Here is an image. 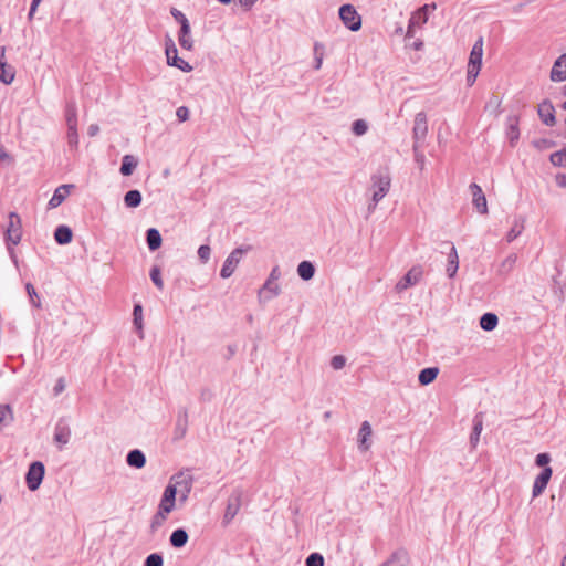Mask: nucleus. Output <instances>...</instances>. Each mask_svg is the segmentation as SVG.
<instances>
[{"instance_id": "052dcab7", "label": "nucleus", "mask_w": 566, "mask_h": 566, "mask_svg": "<svg viewBox=\"0 0 566 566\" xmlns=\"http://www.w3.org/2000/svg\"><path fill=\"white\" fill-rule=\"evenodd\" d=\"M64 389H65L64 378H59L53 388L54 395L55 396L60 395Z\"/></svg>"}, {"instance_id": "c85d7f7f", "label": "nucleus", "mask_w": 566, "mask_h": 566, "mask_svg": "<svg viewBox=\"0 0 566 566\" xmlns=\"http://www.w3.org/2000/svg\"><path fill=\"white\" fill-rule=\"evenodd\" d=\"M188 538L189 536L184 528H177L171 533L169 542L172 547L181 548L187 544Z\"/></svg>"}, {"instance_id": "69168bd1", "label": "nucleus", "mask_w": 566, "mask_h": 566, "mask_svg": "<svg viewBox=\"0 0 566 566\" xmlns=\"http://www.w3.org/2000/svg\"><path fill=\"white\" fill-rule=\"evenodd\" d=\"M8 252H9V255H10L12 262L14 263V265L18 266L19 261H18L14 249L12 247L8 245Z\"/></svg>"}, {"instance_id": "20e7f679", "label": "nucleus", "mask_w": 566, "mask_h": 566, "mask_svg": "<svg viewBox=\"0 0 566 566\" xmlns=\"http://www.w3.org/2000/svg\"><path fill=\"white\" fill-rule=\"evenodd\" d=\"M242 496L243 492L240 489L233 490L232 493L230 494L222 517L223 526H228L239 513L241 509Z\"/></svg>"}, {"instance_id": "338daca9", "label": "nucleus", "mask_w": 566, "mask_h": 566, "mask_svg": "<svg viewBox=\"0 0 566 566\" xmlns=\"http://www.w3.org/2000/svg\"><path fill=\"white\" fill-rule=\"evenodd\" d=\"M8 252H9V255H10L12 262L14 263V265L18 266L19 261H18L14 249L12 247L8 245Z\"/></svg>"}, {"instance_id": "13d9d810", "label": "nucleus", "mask_w": 566, "mask_h": 566, "mask_svg": "<svg viewBox=\"0 0 566 566\" xmlns=\"http://www.w3.org/2000/svg\"><path fill=\"white\" fill-rule=\"evenodd\" d=\"M176 116L180 122H186L189 118V109L186 106H179L176 111Z\"/></svg>"}, {"instance_id": "423d86ee", "label": "nucleus", "mask_w": 566, "mask_h": 566, "mask_svg": "<svg viewBox=\"0 0 566 566\" xmlns=\"http://www.w3.org/2000/svg\"><path fill=\"white\" fill-rule=\"evenodd\" d=\"M165 53H166L168 65L177 67L182 72L192 71V66L188 62H186L184 59L178 56V50H177L176 44L171 38H167V40H166Z\"/></svg>"}, {"instance_id": "c9c22d12", "label": "nucleus", "mask_w": 566, "mask_h": 566, "mask_svg": "<svg viewBox=\"0 0 566 566\" xmlns=\"http://www.w3.org/2000/svg\"><path fill=\"white\" fill-rule=\"evenodd\" d=\"M142 200V193L136 189L127 191L124 196V203L127 208H137L140 206Z\"/></svg>"}, {"instance_id": "cd10ccee", "label": "nucleus", "mask_w": 566, "mask_h": 566, "mask_svg": "<svg viewBox=\"0 0 566 566\" xmlns=\"http://www.w3.org/2000/svg\"><path fill=\"white\" fill-rule=\"evenodd\" d=\"M73 233L70 227L59 226L54 231V239L59 244H67L72 241Z\"/></svg>"}, {"instance_id": "0eeeda50", "label": "nucleus", "mask_w": 566, "mask_h": 566, "mask_svg": "<svg viewBox=\"0 0 566 566\" xmlns=\"http://www.w3.org/2000/svg\"><path fill=\"white\" fill-rule=\"evenodd\" d=\"M45 468L41 461H34L29 465L25 474L27 486L30 491H36L44 478Z\"/></svg>"}, {"instance_id": "5701e85b", "label": "nucleus", "mask_w": 566, "mask_h": 566, "mask_svg": "<svg viewBox=\"0 0 566 566\" xmlns=\"http://www.w3.org/2000/svg\"><path fill=\"white\" fill-rule=\"evenodd\" d=\"M126 463L135 469H142L146 464V457L139 449L130 450L126 455Z\"/></svg>"}, {"instance_id": "864d4df0", "label": "nucleus", "mask_w": 566, "mask_h": 566, "mask_svg": "<svg viewBox=\"0 0 566 566\" xmlns=\"http://www.w3.org/2000/svg\"><path fill=\"white\" fill-rule=\"evenodd\" d=\"M551 461V457L548 453H538L535 458V464L537 467H543V469L545 467H547V464L549 463Z\"/></svg>"}, {"instance_id": "2f4dec72", "label": "nucleus", "mask_w": 566, "mask_h": 566, "mask_svg": "<svg viewBox=\"0 0 566 566\" xmlns=\"http://www.w3.org/2000/svg\"><path fill=\"white\" fill-rule=\"evenodd\" d=\"M438 374V367H427L420 370L418 375V380L422 386H428L437 378Z\"/></svg>"}, {"instance_id": "4c0bfd02", "label": "nucleus", "mask_w": 566, "mask_h": 566, "mask_svg": "<svg viewBox=\"0 0 566 566\" xmlns=\"http://www.w3.org/2000/svg\"><path fill=\"white\" fill-rule=\"evenodd\" d=\"M517 260V255L515 253L509 254L499 266V275L505 276L507 275L514 268Z\"/></svg>"}, {"instance_id": "9b49d317", "label": "nucleus", "mask_w": 566, "mask_h": 566, "mask_svg": "<svg viewBox=\"0 0 566 566\" xmlns=\"http://www.w3.org/2000/svg\"><path fill=\"white\" fill-rule=\"evenodd\" d=\"M176 496V488L172 485H167L164 490L157 512L168 516V514L175 510Z\"/></svg>"}, {"instance_id": "aec40b11", "label": "nucleus", "mask_w": 566, "mask_h": 566, "mask_svg": "<svg viewBox=\"0 0 566 566\" xmlns=\"http://www.w3.org/2000/svg\"><path fill=\"white\" fill-rule=\"evenodd\" d=\"M74 185H61L55 190L51 199L49 200V209L57 208L70 195L71 189Z\"/></svg>"}, {"instance_id": "680f3d73", "label": "nucleus", "mask_w": 566, "mask_h": 566, "mask_svg": "<svg viewBox=\"0 0 566 566\" xmlns=\"http://www.w3.org/2000/svg\"><path fill=\"white\" fill-rule=\"evenodd\" d=\"M556 185L560 188H566V175L557 174L555 177Z\"/></svg>"}, {"instance_id": "1a4fd4ad", "label": "nucleus", "mask_w": 566, "mask_h": 566, "mask_svg": "<svg viewBox=\"0 0 566 566\" xmlns=\"http://www.w3.org/2000/svg\"><path fill=\"white\" fill-rule=\"evenodd\" d=\"M22 238L21 219L17 212L9 213V224L6 231V239L12 245L20 243Z\"/></svg>"}, {"instance_id": "7c9ffc66", "label": "nucleus", "mask_w": 566, "mask_h": 566, "mask_svg": "<svg viewBox=\"0 0 566 566\" xmlns=\"http://www.w3.org/2000/svg\"><path fill=\"white\" fill-rule=\"evenodd\" d=\"M138 160L133 155H125L122 158V165L119 171L123 176H130L134 169L137 167Z\"/></svg>"}, {"instance_id": "f257e3e1", "label": "nucleus", "mask_w": 566, "mask_h": 566, "mask_svg": "<svg viewBox=\"0 0 566 566\" xmlns=\"http://www.w3.org/2000/svg\"><path fill=\"white\" fill-rule=\"evenodd\" d=\"M391 188V175L388 168H380L370 176V201L367 206L368 214L374 213L378 203L388 195Z\"/></svg>"}, {"instance_id": "a878e982", "label": "nucleus", "mask_w": 566, "mask_h": 566, "mask_svg": "<svg viewBox=\"0 0 566 566\" xmlns=\"http://www.w3.org/2000/svg\"><path fill=\"white\" fill-rule=\"evenodd\" d=\"M408 563V553L405 549L394 552L390 557L379 566H406Z\"/></svg>"}, {"instance_id": "58836bf2", "label": "nucleus", "mask_w": 566, "mask_h": 566, "mask_svg": "<svg viewBox=\"0 0 566 566\" xmlns=\"http://www.w3.org/2000/svg\"><path fill=\"white\" fill-rule=\"evenodd\" d=\"M66 126H77V107L75 102H69L65 107Z\"/></svg>"}, {"instance_id": "9d476101", "label": "nucleus", "mask_w": 566, "mask_h": 566, "mask_svg": "<svg viewBox=\"0 0 566 566\" xmlns=\"http://www.w3.org/2000/svg\"><path fill=\"white\" fill-rule=\"evenodd\" d=\"M423 275V270L420 265L412 266L403 277L396 284L397 292H403L405 290L418 284Z\"/></svg>"}, {"instance_id": "e433bc0d", "label": "nucleus", "mask_w": 566, "mask_h": 566, "mask_svg": "<svg viewBox=\"0 0 566 566\" xmlns=\"http://www.w3.org/2000/svg\"><path fill=\"white\" fill-rule=\"evenodd\" d=\"M507 137L510 142L513 144L515 140L520 137V130H518V118L516 116H509L507 117Z\"/></svg>"}, {"instance_id": "f8f14e48", "label": "nucleus", "mask_w": 566, "mask_h": 566, "mask_svg": "<svg viewBox=\"0 0 566 566\" xmlns=\"http://www.w3.org/2000/svg\"><path fill=\"white\" fill-rule=\"evenodd\" d=\"M71 428L64 419H60L54 427V442L62 449L71 439Z\"/></svg>"}, {"instance_id": "7ed1b4c3", "label": "nucleus", "mask_w": 566, "mask_h": 566, "mask_svg": "<svg viewBox=\"0 0 566 566\" xmlns=\"http://www.w3.org/2000/svg\"><path fill=\"white\" fill-rule=\"evenodd\" d=\"M338 14L343 24L350 31L356 32L361 28V17L353 4L346 3L340 6Z\"/></svg>"}, {"instance_id": "a19ab883", "label": "nucleus", "mask_w": 566, "mask_h": 566, "mask_svg": "<svg viewBox=\"0 0 566 566\" xmlns=\"http://www.w3.org/2000/svg\"><path fill=\"white\" fill-rule=\"evenodd\" d=\"M549 161L557 167L566 166V148L551 154Z\"/></svg>"}, {"instance_id": "ea45409f", "label": "nucleus", "mask_w": 566, "mask_h": 566, "mask_svg": "<svg viewBox=\"0 0 566 566\" xmlns=\"http://www.w3.org/2000/svg\"><path fill=\"white\" fill-rule=\"evenodd\" d=\"M13 421V412L9 405H0V429Z\"/></svg>"}, {"instance_id": "f03ea898", "label": "nucleus", "mask_w": 566, "mask_h": 566, "mask_svg": "<svg viewBox=\"0 0 566 566\" xmlns=\"http://www.w3.org/2000/svg\"><path fill=\"white\" fill-rule=\"evenodd\" d=\"M281 277V271L277 265H275L265 283L262 285V287L259 291V301L260 302H266L272 300L273 297H276L281 293V287L277 283H275Z\"/></svg>"}, {"instance_id": "79ce46f5", "label": "nucleus", "mask_w": 566, "mask_h": 566, "mask_svg": "<svg viewBox=\"0 0 566 566\" xmlns=\"http://www.w3.org/2000/svg\"><path fill=\"white\" fill-rule=\"evenodd\" d=\"M67 145L71 149H76L78 146L77 126L67 127Z\"/></svg>"}, {"instance_id": "473e14b6", "label": "nucleus", "mask_w": 566, "mask_h": 566, "mask_svg": "<svg viewBox=\"0 0 566 566\" xmlns=\"http://www.w3.org/2000/svg\"><path fill=\"white\" fill-rule=\"evenodd\" d=\"M499 318L494 313H484L480 318V326L485 332H491L497 326Z\"/></svg>"}, {"instance_id": "6e6d98bb", "label": "nucleus", "mask_w": 566, "mask_h": 566, "mask_svg": "<svg viewBox=\"0 0 566 566\" xmlns=\"http://www.w3.org/2000/svg\"><path fill=\"white\" fill-rule=\"evenodd\" d=\"M428 4H426L424 7L421 8V10L419 12H417L416 14H413L412 17H416V24H423L427 22L428 18H427V14H426V11L428 9Z\"/></svg>"}, {"instance_id": "4be33fe9", "label": "nucleus", "mask_w": 566, "mask_h": 566, "mask_svg": "<svg viewBox=\"0 0 566 566\" xmlns=\"http://www.w3.org/2000/svg\"><path fill=\"white\" fill-rule=\"evenodd\" d=\"M371 433L373 430L370 423L368 421H364L358 432V447L361 451H367L370 448L369 439Z\"/></svg>"}, {"instance_id": "de8ad7c7", "label": "nucleus", "mask_w": 566, "mask_h": 566, "mask_svg": "<svg viewBox=\"0 0 566 566\" xmlns=\"http://www.w3.org/2000/svg\"><path fill=\"white\" fill-rule=\"evenodd\" d=\"M164 559L163 556L158 553H153L148 555L145 559L144 566H163Z\"/></svg>"}, {"instance_id": "b1692460", "label": "nucleus", "mask_w": 566, "mask_h": 566, "mask_svg": "<svg viewBox=\"0 0 566 566\" xmlns=\"http://www.w3.org/2000/svg\"><path fill=\"white\" fill-rule=\"evenodd\" d=\"M459 269V256L453 243H450V251L448 253L447 274L450 279L454 277Z\"/></svg>"}, {"instance_id": "6ab92c4d", "label": "nucleus", "mask_w": 566, "mask_h": 566, "mask_svg": "<svg viewBox=\"0 0 566 566\" xmlns=\"http://www.w3.org/2000/svg\"><path fill=\"white\" fill-rule=\"evenodd\" d=\"M538 116L545 125H555V109L549 101H544L538 105Z\"/></svg>"}, {"instance_id": "2eb2a0df", "label": "nucleus", "mask_w": 566, "mask_h": 566, "mask_svg": "<svg viewBox=\"0 0 566 566\" xmlns=\"http://www.w3.org/2000/svg\"><path fill=\"white\" fill-rule=\"evenodd\" d=\"M470 191L472 195V203L474 208L482 214L488 213L486 198L482 191V188L478 184L470 185Z\"/></svg>"}, {"instance_id": "72a5a7b5", "label": "nucleus", "mask_w": 566, "mask_h": 566, "mask_svg": "<svg viewBox=\"0 0 566 566\" xmlns=\"http://www.w3.org/2000/svg\"><path fill=\"white\" fill-rule=\"evenodd\" d=\"M297 274L298 276L304 280V281H308L311 280L314 274H315V266L313 265L312 262L310 261H302L298 265H297Z\"/></svg>"}, {"instance_id": "f3484780", "label": "nucleus", "mask_w": 566, "mask_h": 566, "mask_svg": "<svg viewBox=\"0 0 566 566\" xmlns=\"http://www.w3.org/2000/svg\"><path fill=\"white\" fill-rule=\"evenodd\" d=\"M552 476V469L549 467H545L541 473L535 478L532 495L533 497L539 496L544 490L546 489L549 479Z\"/></svg>"}, {"instance_id": "39448f33", "label": "nucleus", "mask_w": 566, "mask_h": 566, "mask_svg": "<svg viewBox=\"0 0 566 566\" xmlns=\"http://www.w3.org/2000/svg\"><path fill=\"white\" fill-rule=\"evenodd\" d=\"M428 134V119L427 114L424 112H419L415 116L413 128H412V139H413V150L417 149L423 144Z\"/></svg>"}, {"instance_id": "3c124183", "label": "nucleus", "mask_w": 566, "mask_h": 566, "mask_svg": "<svg viewBox=\"0 0 566 566\" xmlns=\"http://www.w3.org/2000/svg\"><path fill=\"white\" fill-rule=\"evenodd\" d=\"M346 365V358L345 356L343 355H335L332 359H331V366L333 369L335 370H340L345 367Z\"/></svg>"}, {"instance_id": "f704fd0d", "label": "nucleus", "mask_w": 566, "mask_h": 566, "mask_svg": "<svg viewBox=\"0 0 566 566\" xmlns=\"http://www.w3.org/2000/svg\"><path fill=\"white\" fill-rule=\"evenodd\" d=\"M179 44L182 49L190 51L193 46V42L190 36V24L184 23L179 32Z\"/></svg>"}, {"instance_id": "393cba45", "label": "nucleus", "mask_w": 566, "mask_h": 566, "mask_svg": "<svg viewBox=\"0 0 566 566\" xmlns=\"http://www.w3.org/2000/svg\"><path fill=\"white\" fill-rule=\"evenodd\" d=\"M483 429V413L479 412L473 418V428L470 434V443L473 448H475L480 440V434Z\"/></svg>"}, {"instance_id": "09e8293b", "label": "nucleus", "mask_w": 566, "mask_h": 566, "mask_svg": "<svg viewBox=\"0 0 566 566\" xmlns=\"http://www.w3.org/2000/svg\"><path fill=\"white\" fill-rule=\"evenodd\" d=\"M306 566H324V558L319 553H312L305 560Z\"/></svg>"}, {"instance_id": "bb28decb", "label": "nucleus", "mask_w": 566, "mask_h": 566, "mask_svg": "<svg viewBox=\"0 0 566 566\" xmlns=\"http://www.w3.org/2000/svg\"><path fill=\"white\" fill-rule=\"evenodd\" d=\"M525 219L523 217H516L513 221V224L509 232L506 233V241L509 243L513 242L516 238H518L524 230Z\"/></svg>"}, {"instance_id": "c756f323", "label": "nucleus", "mask_w": 566, "mask_h": 566, "mask_svg": "<svg viewBox=\"0 0 566 566\" xmlns=\"http://www.w3.org/2000/svg\"><path fill=\"white\" fill-rule=\"evenodd\" d=\"M146 242L150 251L159 249L163 242L160 232L155 228L148 229L146 232Z\"/></svg>"}, {"instance_id": "5fc2aeb1", "label": "nucleus", "mask_w": 566, "mask_h": 566, "mask_svg": "<svg viewBox=\"0 0 566 566\" xmlns=\"http://www.w3.org/2000/svg\"><path fill=\"white\" fill-rule=\"evenodd\" d=\"M479 73H480V70L469 69L468 67V71H467V84L469 86H472L475 83Z\"/></svg>"}, {"instance_id": "8fccbe9b", "label": "nucleus", "mask_w": 566, "mask_h": 566, "mask_svg": "<svg viewBox=\"0 0 566 566\" xmlns=\"http://www.w3.org/2000/svg\"><path fill=\"white\" fill-rule=\"evenodd\" d=\"M25 290H27V293L30 297V301L32 303V305H34L35 307H40V298H39V295L34 289V286L31 284V283H27L25 284Z\"/></svg>"}, {"instance_id": "412c9836", "label": "nucleus", "mask_w": 566, "mask_h": 566, "mask_svg": "<svg viewBox=\"0 0 566 566\" xmlns=\"http://www.w3.org/2000/svg\"><path fill=\"white\" fill-rule=\"evenodd\" d=\"M188 429V411L186 408L179 411L175 426V439H182Z\"/></svg>"}, {"instance_id": "37998d69", "label": "nucleus", "mask_w": 566, "mask_h": 566, "mask_svg": "<svg viewBox=\"0 0 566 566\" xmlns=\"http://www.w3.org/2000/svg\"><path fill=\"white\" fill-rule=\"evenodd\" d=\"M167 520V515L156 512L150 521V531L155 533L158 528H160Z\"/></svg>"}, {"instance_id": "6e6552de", "label": "nucleus", "mask_w": 566, "mask_h": 566, "mask_svg": "<svg viewBox=\"0 0 566 566\" xmlns=\"http://www.w3.org/2000/svg\"><path fill=\"white\" fill-rule=\"evenodd\" d=\"M249 249V247L245 249L237 248L227 256L220 271V276L222 279H228L233 274L238 264L240 263L242 254L245 253Z\"/></svg>"}, {"instance_id": "4d7b16f0", "label": "nucleus", "mask_w": 566, "mask_h": 566, "mask_svg": "<svg viewBox=\"0 0 566 566\" xmlns=\"http://www.w3.org/2000/svg\"><path fill=\"white\" fill-rule=\"evenodd\" d=\"M171 14L180 23V28L184 27V23L189 24L188 19L181 11H179L177 9H172Z\"/></svg>"}, {"instance_id": "dca6fc26", "label": "nucleus", "mask_w": 566, "mask_h": 566, "mask_svg": "<svg viewBox=\"0 0 566 566\" xmlns=\"http://www.w3.org/2000/svg\"><path fill=\"white\" fill-rule=\"evenodd\" d=\"M168 485H172L176 488V494L179 493H190L192 488V478L188 474L178 473L171 476Z\"/></svg>"}, {"instance_id": "e2e57ef3", "label": "nucleus", "mask_w": 566, "mask_h": 566, "mask_svg": "<svg viewBox=\"0 0 566 566\" xmlns=\"http://www.w3.org/2000/svg\"><path fill=\"white\" fill-rule=\"evenodd\" d=\"M415 24H416V17H411L410 21H409L407 33H406L407 38H412L413 36V25Z\"/></svg>"}, {"instance_id": "774afa93", "label": "nucleus", "mask_w": 566, "mask_h": 566, "mask_svg": "<svg viewBox=\"0 0 566 566\" xmlns=\"http://www.w3.org/2000/svg\"><path fill=\"white\" fill-rule=\"evenodd\" d=\"M98 132H99V127H98V125H96V124H92V125H90V127H88V129H87L88 135H90V136H92V137H93V136H95V135H97V134H98Z\"/></svg>"}, {"instance_id": "49530a36", "label": "nucleus", "mask_w": 566, "mask_h": 566, "mask_svg": "<svg viewBox=\"0 0 566 566\" xmlns=\"http://www.w3.org/2000/svg\"><path fill=\"white\" fill-rule=\"evenodd\" d=\"M352 130L356 136H363L368 130V125L364 119H356L353 123Z\"/></svg>"}, {"instance_id": "ddd939ff", "label": "nucleus", "mask_w": 566, "mask_h": 566, "mask_svg": "<svg viewBox=\"0 0 566 566\" xmlns=\"http://www.w3.org/2000/svg\"><path fill=\"white\" fill-rule=\"evenodd\" d=\"M483 36H479L470 52L468 67L481 70L483 56Z\"/></svg>"}, {"instance_id": "bf43d9fd", "label": "nucleus", "mask_w": 566, "mask_h": 566, "mask_svg": "<svg viewBox=\"0 0 566 566\" xmlns=\"http://www.w3.org/2000/svg\"><path fill=\"white\" fill-rule=\"evenodd\" d=\"M325 46L321 42H315L313 46V53L314 56H322L324 57Z\"/></svg>"}, {"instance_id": "a18cd8bd", "label": "nucleus", "mask_w": 566, "mask_h": 566, "mask_svg": "<svg viewBox=\"0 0 566 566\" xmlns=\"http://www.w3.org/2000/svg\"><path fill=\"white\" fill-rule=\"evenodd\" d=\"M134 325L137 329H143V307L140 304H135L133 310Z\"/></svg>"}, {"instance_id": "0e129e2a", "label": "nucleus", "mask_w": 566, "mask_h": 566, "mask_svg": "<svg viewBox=\"0 0 566 566\" xmlns=\"http://www.w3.org/2000/svg\"><path fill=\"white\" fill-rule=\"evenodd\" d=\"M212 397V392L209 389H202L200 392V399L209 401Z\"/></svg>"}, {"instance_id": "4468645a", "label": "nucleus", "mask_w": 566, "mask_h": 566, "mask_svg": "<svg viewBox=\"0 0 566 566\" xmlns=\"http://www.w3.org/2000/svg\"><path fill=\"white\" fill-rule=\"evenodd\" d=\"M15 76V70L6 61V49L0 46V81L3 84H11Z\"/></svg>"}, {"instance_id": "a211bd4d", "label": "nucleus", "mask_w": 566, "mask_h": 566, "mask_svg": "<svg viewBox=\"0 0 566 566\" xmlns=\"http://www.w3.org/2000/svg\"><path fill=\"white\" fill-rule=\"evenodd\" d=\"M549 77L553 82L566 81V53L554 62Z\"/></svg>"}, {"instance_id": "c03bdc74", "label": "nucleus", "mask_w": 566, "mask_h": 566, "mask_svg": "<svg viewBox=\"0 0 566 566\" xmlns=\"http://www.w3.org/2000/svg\"><path fill=\"white\" fill-rule=\"evenodd\" d=\"M149 275H150V279L153 281V283L159 289V290H163L164 289V281L161 279V271H160V268L155 265L151 268L150 272H149Z\"/></svg>"}, {"instance_id": "603ef678", "label": "nucleus", "mask_w": 566, "mask_h": 566, "mask_svg": "<svg viewBox=\"0 0 566 566\" xmlns=\"http://www.w3.org/2000/svg\"><path fill=\"white\" fill-rule=\"evenodd\" d=\"M211 249L207 244H202L198 249V256L202 263H207L210 259Z\"/></svg>"}]
</instances>
